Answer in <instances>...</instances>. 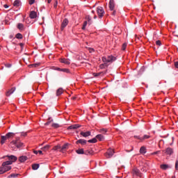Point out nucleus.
I'll return each mask as SVG.
<instances>
[{"mask_svg": "<svg viewBox=\"0 0 178 178\" xmlns=\"http://www.w3.org/2000/svg\"><path fill=\"white\" fill-rule=\"evenodd\" d=\"M87 26V21H85L83 22V27H82V30H86V27Z\"/></svg>", "mask_w": 178, "mask_h": 178, "instance_id": "obj_41", "label": "nucleus"}, {"mask_svg": "<svg viewBox=\"0 0 178 178\" xmlns=\"http://www.w3.org/2000/svg\"><path fill=\"white\" fill-rule=\"evenodd\" d=\"M76 152L79 155H83V154H85L84 149H78L76 150Z\"/></svg>", "mask_w": 178, "mask_h": 178, "instance_id": "obj_22", "label": "nucleus"}, {"mask_svg": "<svg viewBox=\"0 0 178 178\" xmlns=\"http://www.w3.org/2000/svg\"><path fill=\"white\" fill-rule=\"evenodd\" d=\"M55 70H58V72H62V68L56 67Z\"/></svg>", "mask_w": 178, "mask_h": 178, "instance_id": "obj_50", "label": "nucleus"}, {"mask_svg": "<svg viewBox=\"0 0 178 178\" xmlns=\"http://www.w3.org/2000/svg\"><path fill=\"white\" fill-rule=\"evenodd\" d=\"M72 99H76V97H72Z\"/></svg>", "mask_w": 178, "mask_h": 178, "instance_id": "obj_61", "label": "nucleus"}, {"mask_svg": "<svg viewBox=\"0 0 178 178\" xmlns=\"http://www.w3.org/2000/svg\"><path fill=\"white\" fill-rule=\"evenodd\" d=\"M61 72H63L64 73H70V70L67 68H62Z\"/></svg>", "mask_w": 178, "mask_h": 178, "instance_id": "obj_35", "label": "nucleus"}, {"mask_svg": "<svg viewBox=\"0 0 178 178\" xmlns=\"http://www.w3.org/2000/svg\"><path fill=\"white\" fill-rule=\"evenodd\" d=\"M79 127H81V125L80 124H73L70 127H68V130H76V129H79Z\"/></svg>", "mask_w": 178, "mask_h": 178, "instance_id": "obj_9", "label": "nucleus"}, {"mask_svg": "<svg viewBox=\"0 0 178 178\" xmlns=\"http://www.w3.org/2000/svg\"><path fill=\"white\" fill-rule=\"evenodd\" d=\"M89 51H90V52H94V49L90 48V49H89Z\"/></svg>", "mask_w": 178, "mask_h": 178, "instance_id": "obj_57", "label": "nucleus"}, {"mask_svg": "<svg viewBox=\"0 0 178 178\" xmlns=\"http://www.w3.org/2000/svg\"><path fill=\"white\" fill-rule=\"evenodd\" d=\"M17 29H19V30H23V29H24V25L22 23H19L17 24Z\"/></svg>", "mask_w": 178, "mask_h": 178, "instance_id": "obj_30", "label": "nucleus"}, {"mask_svg": "<svg viewBox=\"0 0 178 178\" xmlns=\"http://www.w3.org/2000/svg\"><path fill=\"white\" fill-rule=\"evenodd\" d=\"M31 19H35L37 17V13L35 11H31L29 14Z\"/></svg>", "mask_w": 178, "mask_h": 178, "instance_id": "obj_16", "label": "nucleus"}, {"mask_svg": "<svg viewBox=\"0 0 178 178\" xmlns=\"http://www.w3.org/2000/svg\"><path fill=\"white\" fill-rule=\"evenodd\" d=\"M97 13L100 19L104 17V15H105V11L104 10V8L101 6L97 7Z\"/></svg>", "mask_w": 178, "mask_h": 178, "instance_id": "obj_4", "label": "nucleus"}, {"mask_svg": "<svg viewBox=\"0 0 178 178\" xmlns=\"http://www.w3.org/2000/svg\"><path fill=\"white\" fill-rule=\"evenodd\" d=\"M27 159H29V158H27L26 156H19V162H22V163L26 162V161Z\"/></svg>", "mask_w": 178, "mask_h": 178, "instance_id": "obj_18", "label": "nucleus"}, {"mask_svg": "<svg viewBox=\"0 0 178 178\" xmlns=\"http://www.w3.org/2000/svg\"><path fill=\"white\" fill-rule=\"evenodd\" d=\"M9 165H12V161H5L2 163L1 167H0V175H3V173L12 169V167Z\"/></svg>", "mask_w": 178, "mask_h": 178, "instance_id": "obj_1", "label": "nucleus"}, {"mask_svg": "<svg viewBox=\"0 0 178 178\" xmlns=\"http://www.w3.org/2000/svg\"><path fill=\"white\" fill-rule=\"evenodd\" d=\"M94 19H97V15H95V16H94Z\"/></svg>", "mask_w": 178, "mask_h": 178, "instance_id": "obj_63", "label": "nucleus"}, {"mask_svg": "<svg viewBox=\"0 0 178 178\" xmlns=\"http://www.w3.org/2000/svg\"><path fill=\"white\" fill-rule=\"evenodd\" d=\"M20 47H23L24 45L23 43H19Z\"/></svg>", "mask_w": 178, "mask_h": 178, "instance_id": "obj_60", "label": "nucleus"}, {"mask_svg": "<svg viewBox=\"0 0 178 178\" xmlns=\"http://www.w3.org/2000/svg\"><path fill=\"white\" fill-rule=\"evenodd\" d=\"M38 154H40V155H42V151L41 150L38 151Z\"/></svg>", "mask_w": 178, "mask_h": 178, "instance_id": "obj_53", "label": "nucleus"}, {"mask_svg": "<svg viewBox=\"0 0 178 178\" xmlns=\"http://www.w3.org/2000/svg\"><path fill=\"white\" fill-rule=\"evenodd\" d=\"M108 132V129L103 128L99 129V133H102V134H105V133Z\"/></svg>", "mask_w": 178, "mask_h": 178, "instance_id": "obj_32", "label": "nucleus"}, {"mask_svg": "<svg viewBox=\"0 0 178 178\" xmlns=\"http://www.w3.org/2000/svg\"><path fill=\"white\" fill-rule=\"evenodd\" d=\"M134 138H137L138 140L143 141V137H141L140 136H134Z\"/></svg>", "mask_w": 178, "mask_h": 178, "instance_id": "obj_42", "label": "nucleus"}, {"mask_svg": "<svg viewBox=\"0 0 178 178\" xmlns=\"http://www.w3.org/2000/svg\"><path fill=\"white\" fill-rule=\"evenodd\" d=\"M56 96L59 97V95H62L63 94V88H60L56 90Z\"/></svg>", "mask_w": 178, "mask_h": 178, "instance_id": "obj_19", "label": "nucleus"}, {"mask_svg": "<svg viewBox=\"0 0 178 178\" xmlns=\"http://www.w3.org/2000/svg\"><path fill=\"white\" fill-rule=\"evenodd\" d=\"M51 2H52V0H47L48 3H50Z\"/></svg>", "mask_w": 178, "mask_h": 178, "instance_id": "obj_59", "label": "nucleus"}, {"mask_svg": "<svg viewBox=\"0 0 178 178\" xmlns=\"http://www.w3.org/2000/svg\"><path fill=\"white\" fill-rule=\"evenodd\" d=\"M14 6L19 7L20 6V1L19 0H15L13 3Z\"/></svg>", "mask_w": 178, "mask_h": 178, "instance_id": "obj_28", "label": "nucleus"}, {"mask_svg": "<svg viewBox=\"0 0 178 178\" xmlns=\"http://www.w3.org/2000/svg\"><path fill=\"white\" fill-rule=\"evenodd\" d=\"M57 7H58V0H56L54 5V8H56Z\"/></svg>", "mask_w": 178, "mask_h": 178, "instance_id": "obj_45", "label": "nucleus"}, {"mask_svg": "<svg viewBox=\"0 0 178 178\" xmlns=\"http://www.w3.org/2000/svg\"><path fill=\"white\" fill-rule=\"evenodd\" d=\"M115 154V151L112 149H108L105 154V156L107 158H112L113 156V154Z\"/></svg>", "mask_w": 178, "mask_h": 178, "instance_id": "obj_5", "label": "nucleus"}, {"mask_svg": "<svg viewBox=\"0 0 178 178\" xmlns=\"http://www.w3.org/2000/svg\"><path fill=\"white\" fill-rule=\"evenodd\" d=\"M67 24H69V20L67 19H64L62 24H61V30L62 31H63V30H65V28L66 27V26H67Z\"/></svg>", "mask_w": 178, "mask_h": 178, "instance_id": "obj_7", "label": "nucleus"}, {"mask_svg": "<svg viewBox=\"0 0 178 178\" xmlns=\"http://www.w3.org/2000/svg\"><path fill=\"white\" fill-rule=\"evenodd\" d=\"M15 91H16V88H12L10 90H9L6 95V97H10V95H12V94H13L15 92Z\"/></svg>", "mask_w": 178, "mask_h": 178, "instance_id": "obj_11", "label": "nucleus"}, {"mask_svg": "<svg viewBox=\"0 0 178 178\" xmlns=\"http://www.w3.org/2000/svg\"><path fill=\"white\" fill-rule=\"evenodd\" d=\"M127 47V44L124 43V44H122V51H126Z\"/></svg>", "mask_w": 178, "mask_h": 178, "instance_id": "obj_40", "label": "nucleus"}, {"mask_svg": "<svg viewBox=\"0 0 178 178\" xmlns=\"http://www.w3.org/2000/svg\"><path fill=\"white\" fill-rule=\"evenodd\" d=\"M175 67L177 69H178V61H176V62L175 63Z\"/></svg>", "mask_w": 178, "mask_h": 178, "instance_id": "obj_51", "label": "nucleus"}, {"mask_svg": "<svg viewBox=\"0 0 178 178\" xmlns=\"http://www.w3.org/2000/svg\"><path fill=\"white\" fill-rule=\"evenodd\" d=\"M13 136H15V134H13L12 132H9V133L6 134V137L7 138H10V137H13Z\"/></svg>", "mask_w": 178, "mask_h": 178, "instance_id": "obj_31", "label": "nucleus"}, {"mask_svg": "<svg viewBox=\"0 0 178 178\" xmlns=\"http://www.w3.org/2000/svg\"><path fill=\"white\" fill-rule=\"evenodd\" d=\"M49 123H51V121L46 122L44 124H45V126H48L49 124Z\"/></svg>", "mask_w": 178, "mask_h": 178, "instance_id": "obj_56", "label": "nucleus"}, {"mask_svg": "<svg viewBox=\"0 0 178 178\" xmlns=\"http://www.w3.org/2000/svg\"><path fill=\"white\" fill-rule=\"evenodd\" d=\"M15 37L18 40H22V38H23V35H22L21 33H17Z\"/></svg>", "mask_w": 178, "mask_h": 178, "instance_id": "obj_37", "label": "nucleus"}, {"mask_svg": "<svg viewBox=\"0 0 178 178\" xmlns=\"http://www.w3.org/2000/svg\"><path fill=\"white\" fill-rule=\"evenodd\" d=\"M156 44H157V45H159V47H161V40H157L156 42Z\"/></svg>", "mask_w": 178, "mask_h": 178, "instance_id": "obj_47", "label": "nucleus"}, {"mask_svg": "<svg viewBox=\"0 0 178 178\" xmlns=\"http://www.w3.org/2000/svg\"><path fill=\"white\" fill-rule=\"evenodd\" d=\"M134 175L141 177V172H140L139 170L137 169L134 170Z\"/></svg>", "mask_w": 178, "mask_h": 178, "instance_id": "obj_25", "label": "nucleus"}, {"mask_svg": "<svg viewBox=\"0 0 178 178\" xmlns=\"http://www.w3.org/2000/svg\"><path fill=\"white\" fill-rule=\"evenodd\" d=\"M81 136H83V137H90L91 136V131H88L86 132H81Z\"/></svg>", "mask_w": 178, "mask_h": 178, "instance_id": "obj_13", "label": "nucleus"}, {"mask_svg": "<svg viewBox=\"0 0 178 178\" xmlns=\"http://www.w3.org/2000/svg\"><path fill=\"white\" fill-rule=\"evenodd\" d=\"M147 138H149V136L145 135L142 137V141H143V140H147Z\"/></svg>", "mask_w": 178, "mask_h": 178, "instance_id": "obj_38", "label": "nucleus"}, {"mask_svg": "<svg viewBox=\"0 0 178 178\" xmlns=\"http://www.w3.org/2000/svg\"><path fill=\"white\" fill-rule=\"evenodd\" d=\"M86 19H87L88 22H91V17L90 15L86 16Z\"/></svg>", "mask_w": 178, "mask_h": 178, "instance_id": "obj_46", "label": "nucleus"}, {"mask_svg": "<svg viewBox=\"0 0 178 178\" xmlns=\"http://www.w3.org/2000/svg\"><path fill=\"white\" fill-rule=\"evenodd\" d=\"M158 152H154V154H158Z\"/></svg>", "mask_w": 178, "mask_h": 178, "instance_id": "obj_64", "label": "nucleus"}, {"mask_svg": "<svg viewBox=\"0 0 178 178\" xmlns=\"http://www.w3.org/2000/svg\"><path fill=\"white\" fill-rule=\"evenodd\" d=\"M97 138V140L99 141H104V140H105V137H104V136L102 134H98L96 136V139Z\"/></svg>", "mask_w": 178, "mask_h": 178, "instance_id": "obj_20", "label": "nucleus"}, {"mask_svg": "<svg viewBox=\"0 0 178 178\" xmlns=\"http://www.w3.org/2000/svg\"><path fill=\"white\" fill-rule=\"evenodd\" d=\"M60 149H62V147H60V145H58L54 146V147H53V150H54V151H60Z\"/></svg>", "mask_w": 178, "mask_h": 178, "instance_id": "obj_24", "label": "nucleus"}, {"mask_svg": "<svg viewBox=\"0 0 178 178\" xmlns=\"http://www.w3.org/2000/svg\"><path fill=\"white\" fill-rule=\"evenodd\" d=\"M165 154H166V155H172V154H173V149H172L170 147H168L165 149Z\"/></svg>", "mask_w": 178, "mask_h": 178, "instance_id": "obj_17", "label": "nucleus"}, {"mask_svg": "<svg viewBox=\"0 0 178 178\" xmlns=\"http://www.w3.org/2000/svg\"><path fill=\"white\" fill-rule=\"evenodd\" d=\"M69 143H65L63 145V146L61 147L60 152H65V151H66V149H69Z\"/></svg>", "mask_w": 178, "mask_h": 178, "instance_id": "obj_10", "label": "nucleus"}, {"mask_svg": "<svg viewBox=\"0 0 178 178\" xmlns=\"http://www.w3.org/2000/svg\"><path fill=\"white\" fill-rule=\"evenodd\" d=\"M76 144H81V145H86V144H87V140L79 139L76 142Z\"/></svg>", "mask_w": 178, "mask_h": 178, "instance_id": "obj_15", "label": "nucleus"}, {"mask_svg": "<svg viewBox=\"0 0 178 178\" xmlns=\"http://www.w3.org/2000/svg\"><path fill=\"white\" fill-rule=\"evenodd\" d=\"M109 8H110V10H113V9H115V2L113 1V0H110Z\"/></svg>", "mask_w": 178, "mask_h": 178, "instance_id": "obj_14", "label": "nucleus"}, {"mask_svg": "<svg viewBox=\"0 0 178 178\" xmlns=\"http://www.w3.org/2000/svg\"><path fill=\"white\" fill-rule=\"evenodd\" d=\"M39 65H40V63L32 64V65H31V67H38Z\"/></svg>", "mask_w": 178, "mask_h": 178, "instance_id": "obj_43", "label": "nucleus"}, {"mask_svg": "<svg viewBox=\"0 0 178 178\" xmlns=\"http://www.w3.org/2000/svg\"><path fill=\"white\" fill-rule=\"evenodd\" d=\"M60 63H64L65 65H70V60L68 58H60Z\"/></svg>", "mask_w": 178, "mask_h": 178, "instance_id": "obj_8", "label": "nucleus"}, {"mask_svg": "<svg viewBox=\"0 0 178 178\" xmlns=\"http://www.w3.org/2000/svg\"><path fill=\"white\" fill-rule=\"evenodd\" d=\"M7 67H10V64H8V65H7Z\"/></svg>", "mask_w": 178, "mask_h": 178, "instance_id": "obj_62", "label": "nucleus"}, {"mask_svg": "<svg viewBox=\"0 0 178 178\" xmlns=\"http://www.w3.org/2000/svg\"><path fill=\"white\" fill-rule=\"evenodd\" d=\"M102 60L104 63H112V62H115V60H116V57L113 56H108L107 58L102 57Z\"/></svg>", "mask_w": 178, "mask_h": 178, "instance_id": "obj_2", "label": "nucleus"}, {"mask_svg": "<svg viewBox=\"0 0 178 178\" xmlns=\"http://www.w3.org/2000/svg\"><path fill=\"white\" fill-rule=\"evenodd\" d=\"M113 16H115L116 15V11L113 10L112 13Z\"/></svg>", "mask_w": 178, "mask_h": 178, "instance_id": "obj_52", "label": "nucleus"}, {"mask_svg": "<svg viewBox=\"0 0 178 178\" xmlns=\"http://www.w3.org/2000/svg\"><path fill=\"white\" fill-rule=\"evenodd\" d=\"M88 143H90L92 144L97 143V138H93L92 139L88 140Z\"/></svg>", "mask_w": 178, "mask_h": 178, "instance_id": "obj_33", "label": "nucleus"}, {"mask_svg": "<svg viewBox=\"0 0 178 178\" xmlns=\"http://www.w3.org/2000/svg\"><path fill=\"white\" fill-rule=\"evenodd\" d=\"M175 169H176V170H178V161H176V163H175Z\"/></svg>", "mask_w": 178, "mask_h": 178, "instance_id": "obj_48", "label": "nucleus"}, {"mask_svg": "<svg viewBox=\"0 0 178 178\" xmlns=\"http://www.w3.org/2000/svg\"><path fill=\"white\" fill-rule=\"evenodd\" d=\"M21 136H23L24 137H26V136H27V132H22Z\"/></svg>", "mask_w": 178, "mask_h": 178, "instance_id": "obj_49", "label": "nucleus"}, {"mask_svg": "<svg viewBox=\"0 0 178 178\" xmlns=\"http://www.w3.org/2000/svg\"><path fill=\"white\" fill-rule=\"evenodd\" d=\"M161 169H162L163 170H166L168 169H170V168H172V166L168 165V164H162L160 165Z\"/></svg>", "mask_w": 178, "mask_h": 178, "instance_id": "obj_12", "label": "nucleus"}, {"mask_svg": "<svg viewBox=\"0 0 178 178\" xmlns=\"http://www.w3.org/2000/svg\"><path fill=\"white\" fill-rule=\"evenodd\" d=\"M40 168V164L38 163H35L32 165V169L33 170H37Z\"/></svg>", "mask_w": 178, "mask_h": 178, "instance_id": "obj_23", "label": "nucleus"}, {"mask_svg": "<svg viewBox=\"0 0 178 178\" xmlns=\"http://www.w3.org/2000/svg\"><path fill=\"white\" fill-rule=\"evenodd\" d=\"M33 154H35V155H37L38 154V151L37 150H33Z\"/></svg>", "mask_w": 178, "mask_h": 178, "instance_id": "obj_55", "label": "nucleus"}, {"mask_svg": "<svg viewBox=\"0 0 178 178\" xmlns=\"http://www.w3.org/2000/svg\"><path fill=\"white\" fill-rule=\"evenodd\" d=\"M140 154H145L147 152V149H145V147L143 146L140 149Z\"/></svg>", "mask_w": 178, "mask_h": 178, "instance_id": "obj_27", "label": "nucleus"}, {"mask_svg": "<svg viewBox=\"0 0 178 178\" xmlns=\"http://www.w3.org/2000/svg\"><path fill=\"white\" fill-rule=\"evenodd\" d=\"M50 145H47L46 146L43 147L42 148V151H48V149H49L50 148Z\"/></svg>", "mask_w": 178, "mask_h": 178, "instance_id": "obj_34", "label": "nucleus"}, {"mask_svg": "<svg viewBox=\"0 0 178 178\" xmlns=\"http://www.w3.org/2000/svg\"><path fill=\"white\" fill-rule=\"evenodd\" d=\"M105 73H106V72H97V73H93V76L95 77H98V76H104L105 74Z\"/></svg>", "mask_w": 178, "mask_h": 178, "instance_id": "obj_21", "label": "nucleus"}, {"mask_svg": "<svg viewBox=\"0 0 178 178\" xmlns=\"http://www.w3.org/2000/svg\"><path fill=\"white\" fill-rule=\"evenodd\" d=\"M18 176H19V174H11V175H10L8 176V178H12V177L16 178V177H17Z\"/></svg>", "mask_w": 178, "mask_h": 178, "instance_id": "obj_36", "label": "nucleus"}, {"mask_svg": "<svg viewBox=\"0 0 178 178\" xmlns=\"http://www.w3.org/2000/svg\"><path fill=\"white\" fill-rule=\"evenodd\" d=\"M12 145H15L17 148H22L24 146V144L19 140H13L10 143V147H12Z\"/></svg>", "mask_w": 178, "mask_h": 178, "instance_id": "obj_3", "label": "nucleus"}, {"mask_svg": "<svg viewBox=\"0 0 178 178\" xmlns=\"http://www.w3.org/2000/svg\"><path fill=\"white\" fill-rule=\"evenodd\" d=\"M35 2V0H29V5H33Z\"/></svg>", "mask_w": 178, "mask_h": 178, "instance_id": "obj_44", "label": "nucleus"}, {"mask_svg": "<svg viewBox=\"0 0 178 178\" xmlns=\"http://www.w3.org/2000/svg\"><path fill=\"white\" fill-rule=\"evenodd\" d=\"M11 148H15V147H16V145H12V146H10Z\"/></svg>", "mask_w": 178, "mask_h": 178, "instance_id": "obj_58", "label": "nucleus"}, {"mask_svg": "<svg viewBox=\"0 0 178 178\" xmlns=\"http://www.w3.org/2000/svg\"><path fill=\"white\" fill-rule=\"evenodd\" d=\"M52 127H54V129H58L59 127V124H56V123H54L52 124Z\"/></svg>", "mask_w": 178, "mask_h": 178, "instance_id": "obj_39", "label": "nucleus"}, {"mask_svg": "<svg viewBox=\"0 0 178 178\" xmlns=\"http://www.w3.org/2000/svg\"><path fill=\"white\" fill-rule=\"evenodd\" d=\"M7 158H8L9 161H7V162H12V163H13V162H16V161H17V157H16L14 155H7L6 156Z\"/></svg>", "mask_w": 178, "mask_h": 178, "instance_id": "obj_6", "label": "nucleus"}, {"mask_svg": "<svg viewBox=\"0 0 178 178\" xmlns=\"http://www.w3.org/2000/svg\"><path fill=\"white\" fill-rule=\"evenodd\" d=\"M8 140L6 136H1V144H5V141Z\"/></svg>", "mask_w": 178, "mask_h": 178, "instance_id": "obj_26", "label": "nucleus"}, {"mask_svg": "<svg viewBox=\"0 0 178 178\" xmlns=\"http://www.w3.org/2000/svg\"><path fill=\"white\" fill-rule=\"evenodd\" d=\"M92 154H94V151L92 150L85 151V155H92Z\"/></svg>", "mask_w": 178, "mask_h": 178, "instance_id": "obj_29", "label": "nucleus"}, {"mask_svg": "<svg viewBox=\"0 0 178 178\" xmlns=\"http://www.w3.org/2000/svg\"><path fill=\"white\" fill-rule=\"evenodd\" d=\"M3 7L6 8V9H8V8H9V6H8V4H5L3 6Z\"/></svg>", "mask_w": 178, "mask_h": 178, "instance_id": "obj_54", "label": "nucleus"}]
</instances>
